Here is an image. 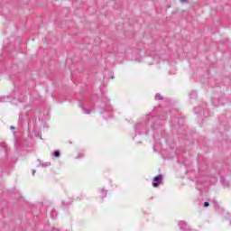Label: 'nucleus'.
I'll return each instance as SVG.
<instances>
[{"label": "nucleus", "instance_id": "obj_9", "mask_svg": "<svg viewBox=\"0 0 231 231\" xmlns=\"http://www.w3.org/2000/svg\"><path fill=\"white\" fill-rule=\"evenodd\" d=\"M101 193L103 194V198H106L107 197V190H106L105 189H101Z\"/></svg>", "mask_w": 231, "mask_h": 231}, {"label": "nucleus", "instance_id": "obj_4", "mask_svg": "<svg viewBox=\"0 0 231 231\" xmlns=\"http://www.w3.org/2000/svg\"><path fill=\"white\" fill-rule=\"evenodd\" d=\"M79 107L82 109L85 115H91V110L86 107V105L84 104V102L82 101L79 102Z\"/></svg>", "mask_w": 231, "mask_h": 231}, {"label": "nucleus", "instance_id": "obj_14", "mask_svg": "<svg viewBox=\"0 0 231 231\" xmlns=\"http://www.w3.org/2000/svg\"><path fill=\"white\" fill-rule=\"evenodd\" d=\"M18 122H19V124H21L23 122V117L19 116Z\"/></svg>", "mask_w": 231, "mask_h": 231}, {"label": "nucleus", "instance_id": "obj_8", "mask_svg": "<svg viewBox=\"0 0 231 231\" xmlns=\"http://www.w3.org/2000/svg\"><path fill=\"white\" fill-rule=\"evenodd\" d=\"M155 100H163V97L162 96V94L157 93L155 95Z\"/></svg>", "mask_w": 231, "mask_h": 231}, {"label": "nucleus", "instance_id": "obj_15", "mask_svg": "<svg viewBox=\"0 0 231 231\" xmlns=\"http://www.w3.org/2000/svg\"><path fill=\"white\" fill-rule=\"evenodd\" d=\"M189 0H180V3H187Z\"/></svg>", "mask_w": 231, "mask_h": 231}, {"label": "nucleus", "instance_id": "obj_22", "mask_svg": "<svg viewBox=\"0 0 231 231\" xmlns=\"http://www.w3.org/2000/svg\"><path fill=\"white\" fill-rule=\"evenodd\" d=\"M230 225H231V220H230Z\"/></svg>", "mask_w": 231, "mask_h": 231}, {"label": "nucleus", "instance_id": "obj_19", "mask_svg": "<svg viewBox=\"0 0 231 231\" xmlns=\"http://www.w3.org/2000/svg\"><path fill=\"white\" fill-rule=\"evenodd\" d=\"M82 156H84V155H79V158H82Z\"/></svg>", "mask_w": 231, "mask_h": 231}, {"label": "nucleus", "instance_id": "obj_16", "mask_svg": "<svg viewBox=\"0 0 231 231\" xmlns=\"http://www.w3.org/2000/svg\"><path fill=\"white\" fill-rule=\"evenodd\" d=\"M32 176H35V170H32Z\"/></svg>", "mask_w": 231, "mask_h": 231}, {"label": "nucleus", "instance_id": "obj_6", "mask_svg": "<svg viewBox=\"0 0 231 231\" xmlns=\"http://www.w3.org/2000/svg\"><path fill=\"white\" fill-rule=\"evenodd\" d=\"M104 111H106V113H111V111H113V107H111V105H106L104 108Z\"/></svg>", "mask_w": 231, "mask_h": 231}, {"label": "nucleus", "instance_id": "obj_3", "mask_svg": "<svg viewBox=\"0 0 231 231\" xmlns=\"http://www.w3.org/2000/svg\"><path fill=\"white\" fill-rule=\"evenodd\" d=\"M143 127H145V124L143 123H138L135 125V134H142V131L143 130Z\"/></svg>", "mask_w": 231, "mask_h": 231}, {"label": "nucleus", "instance_id": "obj_1", "mask_svg": "<svg viewBox=\"0 0 231 231\" xmlns=\"http://www.w3.org/2000/svg\"><path fill=\"white\" fill-rule=\"evenodd\" d=\"M159 118L158 116H148V124H151V122H155L153 124H151L152 127L153 129H158V125H160L162 123L160 121H158Z\"/></svg>", "mask_w": 231, "mask_h": 231}, {"label": "nucleus", "instance_id": "obj_20", "mask_svg": "<svg viewBox=\"0 0 231 231\" xmlns=\"http://www.w3.org/2000/svg\"><path fill=\"white\" fill-rule=\"evenodd\" d=\"M197 109H199V108H198V107H195V108H194V111H196Z\"/></svg>", "mask_w": 231, "mask_h": 231}, {"label": "nucleus", "instance_id": "obj_11", "mask_svg": "<svg viewBox=\"0 0 231 231\" xmlns=\"http://www.w3.org/2000/svg\"><path fill=\"white\" fill-rule=\"evenodd\" d=\"M63 208L66 209V208H69V203H66V202H63Z\"/></svg>", "mask_w": 231, "mask_h": 231}, {"label": "nucleus", "instance_id": "obj_2", "mask_svg": "<svg viewBox=\"0 0 231 231\" xmlns=\"http://www.w3.org/2000/svg\"><path fill=\"white\" fill-rule=\"evenodd\" d=\"M162 181H163V175L159 174L152 179V187H155V188L160 187V185L162 184Z\"/></svg>", "mask_w": 231, "mask_h": 231}, {"label": "nucleus", "instance_id": "obj_21", "mask_svg": "<svg viewBox=\"0 0 231 231\" xmlns=\"http://www.w3.org/2000/svg\"><path fill=\"white\" fill-rule=\"evenodd\" d=\"M111 79H115V76H112Z\"/></svg>", "mask_w": 231, "mask_h": 231}, {"label": "nucleus", "instance_id": "obj_7", "mask_svg": "<svg viewBox=\"0 0 231 231\" xmlns=\"http://www.w3.org/2000/svg\"><path fill=\"white\" fill-rule=\"evenodd\" d=\"M52 156H53L54 158H60V151H54V152H52Z\"/></svg>", "mask_w": 231, "mask_h": 231}, {"label": "nucleus", "instance_id": "obj_18", "mask_svg": "<svg viewBox=\"0 0 231 231\" xmlns=\"http://www.w3.org/2000/svg\"><path fill=\"white\" fill-rule=\"evenodd\" d=\"M14 129H15V127L14 126H11V130L14 131Z\"/></svg>", "mask_w": 231, "mask_h": 231}, {"label": "nucleus", "instance_id": "obj_10", "mask_svg": "<svg viewBox=\"0 0 231 231\" xmlns=\"http://www.w3.org/2000/svg\"><path fill=\"white\" fill-rule=\"evenodd\" d=\"M51 216L52 219H56V217H57V212L51 211Z\"/></svg>", "mask_w": 231, "mask_h": 231}, {"label": "nucleus", "instance_id": "obj_5", "mask_svg": "<svg viewBox=\"0 0 231 231\" xmlns=\"http://www.w3.org/2000/svg\"><path fill=\"white\" fill-rule=\"evenodd\" d=\"M189 98H198V92L196 90H192L190 93H189Z\"/></svg>", "mask_w": 231, "mask_h": 231}, {"label": "nucleus", "instance_id": "obj_17", "mask_svg": "<svg viewBox=\"0 0 231 231\" xmlns=\"http://www.w3.org/2000/svg\"><path fill=\"white\" fill-rule=\"evenodd\" d=\"M135 60H136L137 62H140V61H141V60L138 59V58H135Z\"/></svg>", "mask_w": 231, "mask_h": 231}, {"label": "nucleus", "instance_id": "obj_13", "mask_svg": "<svg viewBox=\"0 0 231 231\" xmlns=\"http://www.w3.org/2000/svg\"><path fill=\"white\" fill-rule=\"evenodd\" d=\"M210 206V203H208V202H204V207H205V208H207V207H209Z\"/></svg>", "mask_w": 231, "mask_h": 231}, {"label": "nucleus", "instance_id": "obj_12", "mask_svg": "<svg viewBox=\"0 0 231 231\" xmlns=\"http://www.w3.org/2000/svg\"><path fill=\"white\" fill-rule=\"evenodd\" d=\"M50 165H51V163L46 162V163L42 164V167H50Z\"/></svg>", "mask_w": 231, "mask_h": 231}]
</instances>
